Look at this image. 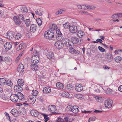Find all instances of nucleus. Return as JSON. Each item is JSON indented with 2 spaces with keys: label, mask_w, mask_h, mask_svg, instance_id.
Returning a JSON list of instances; mask_svg holds the SVG:
<instances>
[{
  "label": "nucleus",
  "mask_w": 122,
  "mask_h": 122,
  "mask_svg": "<svg viewBox=\"0 0 122 122\" xmlns=\"http://www.w3.org/2000/svg\"><path fill=\"white\" fill-rule=\"evenodd\" d=\"M49 111L52 113H55L56 111V107L54 105H50L48 107Z\"/></svg>",
  "instance_id": "20e7f679"
},
{
  "label": "nucleus",
  "mask_w": 122,
  "mask_h": 122,
  "mask_svg": "<svg viewBox=\"0 0 122 122\" xmlns=\"http://www.w3.org/2000/svg\"><path fill=\"white\" fill-rule=\"evenodd\" d=\"M46 56L47 58L49 59L53 58H54L53 54L51 52H48Z\"/></svg>",
  "instance_id": "bb28decb"
},
{
  "label": "nucleus",
  "mask_w": 122,
  "mask_h": 122,
  "mask_svg": "<svg viewBox=\"0 0 122 122\" xmlns=\"http://www.w3.org/2000/svg\"><path fill=\"white\" fill-rule=\"evenodd\" d=\"M18 18L20 20L21 19L22 21H24V16L22 15H19L18 16Z\"/></svg>",
  "instance_id": "09e8293b"
},
{
  "label": "nucleus",
  "mask_w": 122,
  "mask_h": 122,
  "mask_svg": "<svg viewBox=\"0 0 122 122\" xmlns=\"http://www.w3.org/2000/svg\"><path fill=\"white\" fill-rule=\"evenodd\" d=\"M23 44L22 43H21L20 44L19 46L17 48V50L19 51L20 50L22 49V46L23 45Z\"/></svg>",
  "instance_id": "864d4df0"
},
{
  "label": "nucleus",
  "mask_w": 122,
  "mask_h": 122,
  "mask_svg": "<svg viewBox=\"0 0 122 122\" xmlns=\"http://www.w3.org/2000/svg\"><path fill=\"white\" fill-rule=\"evenodd\" d=\"M56 122H70L69 119L67 117H66L64 119H63L60 117H58Z\"/></svg>",
  "instance_id": "dca6fc26"
},
{
  "label": "nucleus",
  "mask_w": 122,
  "mask_h": 122,
  "mask_svg": "<svg viewBox=\"0 0 122 122\" xmlns=\"http://www.w3.org/2000/svg\"><path fill=\"white\" fill-rule=\"evenodd\" d=\"M107 58L109 60H111L113 58V57L111 54H108L107 55Z\"/></svg>",
  "instance_id": "4d7b16f0"
},
{
  "label": "nucleus",
  "mask_w": 122,
  "mask_h": 122,
  "mask_svg": "<svg viewBox=\"0 0 122 122\" xmlns=\"http://www.w3.org/2000/svg\"><path fill=\"white\" fill-rule=\"evenodd\" d=\"M72 106H71L70 105L68 106L67 107H66V109L67 111H71V109L72 108Z\"/></svg>",
  "instance_id": "3c124183"
},
{
  "label": "nucleus",
  "mask_w": 122,
  "mask_h": 122,
  "mask_svg": "<svg viewBox=\"0 0 122 122\" xmlns=\"http://www.w3.org/2000/svg\"><path fill=\"white\" fill-rule=\"evenodd\" d=\"M113 91L112 89L110 88H108L107 90V93L108 94H110L112 93Z\"/></svg>",
  "instance_id": "8fccbe9b"
},
{
  "label": "nucleus",
  "mask_w": 122,
  "mask_h": 122,
  "mask_svg": "<svg viewBox=\"0 0 122 122\" xmlns=\"http://www.w3.org/2000/svg\"><path fill=\"white\" fill-rule=\"evenodd\" d=\"M118 89L119 91L122 92V85L119 86L118 87Z\"/></svg>",
  "instance_id": "774afa93"
},
{
  "label": "nucleus",
  "mask_w": 122,
  "mask_h": 122,
  "mask_svg": "<svg viewBox=\"0 0 122 122\" xmlns=\"http://www.w3.org/2000/svg\"><path fill=\"white\" fill-rule=\"evenodd\" d=\"M31 115L34 117H36L39 115V112L37 110H31L30 112Z\"/></svg>",
  "instance_id": "393cba45"
},
{
  "label": "nucleus",
  "mask_w": 122,
  "mask_h": 122,
  "mask_svg": "<svg viewBox=\"0 0 122 122\" xmlns=\"http://www.w3.org/2000/svg\"><path fill=\"white\" fill-rule=\"evenodd\" d=\"M77 36L80 38H82L85 35L84 32L82 30L78 31L77 33Z\"/></svg>",
  "instance_id": "4be33fe9"
},
{
  "label": "nucleus",
  "mask_w": 122,
  "mask_h": 122,
  "mask_svg": "<svg viewBox=\"0 0 122 122\" xmlns=\"http://www.w3.org/2000/svg\"><path fill=\"white\" fill-rule=\"evenodd\" d=\"M6 81L5 79L3 78L0 79V85L3 86L6 85Z\"/></svg>",
  "instance_id": "cd10ccee"
},
{
  "label": "nucleus",
  "mask_w": 122,
  "mask_h": 122,
  "mask_svg": "<svg viewBox=\"0 0 122 122\" xmlns=\"http://www.w3.org/2000/svg\"><path fill=\"white\" fill-rule=\"evenodd\" d=\"M87 9L94 10L95 9L96 7L94 6L88 5L87 6Z\"/></svg>",
  "instance_id": "de8ad7c7"
},
{
  "label": "nucleus",
  "mask_w": 122,
  "mask_h": 122,
  "mask_svg": "<svg viewBox=\"0 0 122 122\" xmlns=\"http://www.w3.org/2000/svg\"><path fill=\"white\" fill-rule=\"evenodd\" d=\"M71 42H72V45L77 44L78 43L79 41V39L76 36H73L71 38Z\"/></svg>",
  "instance_id": "1a4fd4ad"
},
{
  "label": "nucleus",
  "mask_w": 122,
  "mask_h": 122,
  "mask_svg": "<svg viewBox=\"0 0 122 122\" xmlns=\"http://www.w3.org/2000/svg\"><path fill=\"white\" fill-rule=\"evenodd\" d=\"M14 33L12 31L8 32L6 36V37L9 39H11L14 37Z\"/></svg>",
  "instance_id": "f3484780"
},
{
  "label": "nucleus",
  "mask_w": 122,
  "mask_h": 122,
  "mask_svg": "<svg viewBox=\"0 0 122 122\" xmlns=\"http://www.w3.org/2000/svg\"><path fill=\"white\" fill-rule=\"evenodd\" d=\"M57 28V26L56 24H53L50 27V29L48 30H51L55 32V30Z\"/></svg>",
  "instance_id": "c756f323"
},
{
  "label": "nucleus",
  "mask_w": 122,
  "mask_h": 122,
  "mask_svg": "<svg viewBox=\"0 0 122 122\" xmlns=\"http://www.w3.org/2000/svg\"><path fill=\"white\" fill-rule=\"evenodd\" d=\"M38 92L36 90H34L32 91V94L34 96H36L38 95Z\"/></svg>",
  "instance_id": "37998d69"
},
{
  "label": "nucleus",
  "mask_w": 122,
  "mask_h": 122,
  "mask_svg": "<svg viewBox=\"0 0 122 122\" xmlns=\"http://www.w3.org/2000/svg\"><path fill=\"white\" fill-rule=\"evenodd\" d=\"M71 52H74V53L76 54H78V52L76 51L73 48H72L71 49Z\"/></svg>",
  "instance_id": "bf43d9fd"
},
{
  "label": "nucleus",
  "mask_w": 122,
  "mask_h": 122,
  "mask_svg": "<svg viewBox=\"0 0 122 122\" xmlns=\"http://www.w3.org/2000/svg\"><path fill=\"white\" fill-rule=\"evenodd\" d=\"M70 25L69 23L66 22L63 24V27L65 29H69Z\"/></svg>",
  "instance_id": "473e14b6"
},
{
  "label": "nucleus",
  "mask_w": 122,
  "mask_h": 122,
  "mask_svg": "<svg viewBox=\"0 0 122 122\" xmlns=\"http://www.w3.org/2000/svg\"><path fill=\"white\" fill-rule=\"evenodd\" d=\"M6 85L10 86V87L11 86L13 85V83L10 80H7L6 81Z\"/></svg>",
  "instance_id": "e433bc0d"
},
{
  "label": "nucleus",
  "mask_w": 122,
  "mask_h": 122,
  "mask_svg": "<svg viewBox=\"0 0 122 122\" xmlns=\"http://www.w3.org/2000/svg\"><path fill=\"white\" fill-rule=\"evenodd\" d=\"M98 49L101 52H104L105 51V50L104 49L100 46L98 47Z\"/></svg>",
  "instance_id": "603ef678"
},
{
  "label": "nucleus",
  "mask_w": 122,
  "mask_h": 122,
  "mask_svg": "<svg viewBox=\"0 0 122 122\" xmlns=\"http://www.w3.org/2000/svg\"><path fill=\"white\" fill-rule=\"evenodd\" d=\"M17 83L18 85H20V86H23L24 85L23 81L22 79H20L18 80Z\"/></svg>",
  "instance_id": "c9c22d12"
},
{
  "label": "nucleus",
  "mask_w": 122,
  "mask_h": 122,
  "mask_svg": "<svg viewBox=\"0 0 122 122\" xmlns=\"http://www.w3.org/2000/svg\"><path fill=\"white\" fill-rule=\"evenodd\" d=\"M93 48V49H94L93 50L92 49V51L93 52H95V51H96L97 50V48L96 46H94Z\"/></svg>",
  "instance_id": "338daca9"
},
{
  "label": "nucleus",
  "mask_w": 122,
  "mask_h": 122,
  "mask_svg": "<svg viewBox=\"0 0 122 122\" xmlns=\"http://www.w3.org/2000/svg\"><path fill=\"white\" fill-rule=\"evenodd\" d=\"M17 70L19 73H22L24 70L23 65L22 64H20L18 66Z\"/></svg>",
  "instance_id": "2eb2a0df"
},
{
  "label": "nucleus",
  "mask_w": 122,
  "mask_h": 122,
  "mask_svg": "<svg viewBox=\"0 0 122 122\" xmlns=\"http://www.w3.org/2000/svg\"><path fill=\"white\" fill-rule=\"evenodd\" d=\"M36 56L37 57V59H36L35 57H32V58L33 59V61H32V62L34 64L37 63L39 62V56Z\"/></svg>",
  "instance_id": "c85d7f7f"
},
{
  "label": "nucleus",
  "mask_w": 122,
  "mask_h": 122,
  "mask_svg": "<svg viewBox=\"0 0 122 122\" xmlns=\"http://www.w3.org/2000/svg\"><path fill=\"white\" fill-rule=\"evenodd\" d=\"M63 10L61 9L58 11L56 12V15H58L59 14H61L62 13Z\"/></svg>",
  "instance_id": "13d9d810"
},
{
  "label": "nucleus",
  "mask_w": 122,
  "mask_h": 122,
  "mask_svg": "<svg viewBox=\"0 0 122 122\" xmlns=\"http://www.w3.org/2000/svg\"><path fill=\"white\" fill-rule=\"evenodd\" d=\"M102 98L101 97H97V99H96L97 101L99 102H101L102 100Z\"/></svg>",
  "instance_id": "052dcab7"
},
{
  "label": "nucleus",
  "mask_w": 122,
  "mask_h": 122,
  "mask_svg": "<svg viewBox=\"0 0 122 122\" xmlns=\"http://www.w3.org/2000/svg\"><path fill=\"white\" fill-rule=\"evenodd\" d=\"M54 32L51 30H48L45 31L44 34L45 37L47 39H51L53 38L54 36Z\"/></svg>",
  "instance_id": "f257e3e1"
},
{
  "label": "nucleus",
  "mask_w": 122,
  "mask_h": 122,
  "mask_svg": "<svg viewBox=\"0 0 122 122\" xmlns=\"http://www.w3.org/2000/svg\"><path fill=\"white\" fill-rule=\"evenodd\" d=\"M4 61H6L7 62L10 61H11V59L10 58L8 57H6L3 58Z\"/></svg>",
  "instance_id": "49530a36"
},
{
  "label": "nucleus",
  "mask_w": 122,
  "mask_h": 122,
  "mask_svg": "<svg viewBox=\"0 0 122 122\" xmlns=\"http://www.w3.org/2000/svg\"><path fill=\"white\" fill-rule=\"evenodd\" d=\"M55 31H56V34L58 35H62V34L61 33L60 30L58 29L57 28L56 30H55Z\"/></svg>",
  "instance_id": "c03bdc74"
},
{
  "label": "nucleus",
  "mask_w": 122,
  "mask_h": 122,
  "mask_svg": "<svg viewBox=\"0 0 122 122\" xmlns=\"http://www.w3.org/2000/svg\"><path fill=\"white\" fill-rule=\"evenodd\" d=\"M9 97L7 95L5 94L3 95L2 97V98L3 100H7L8 98Z\"/></svg>",
  "instance_id": "a18cd8bd"
},
{
  "label": "nucleus",
  "mask_w": 122,
  "mask_h": 122,
  "mask_svg": "<svg viewBox=\"0 0 122 122\" xmlns=\"http://www.w3.org/2000/svg\"><path fill=\"white\" fill-rule=\"evenodd\" d=\"M28 99L30 103L31 104H33L35 102L36 97L35 96H33L32 95H31L28 97Z\"/></svg>",
  "instance_id": "39448f33"
},
{
  "label": "nucleus",
  "mask_w": 122,
  "mask_h": 122,
  "mask_svg": "<svg viewBox=\"0 0 122 122\" xmlns=\"http://www.w3.org/2000/svg\"><path fill=\"white\" fill-rule=\"evenodd\" d=\"M18 16H15L13 17L14 20L15 24L17 25H19L22 23V21L18 18Z\"/></svg>",
  "instance_id": "423d86ee"
},
{
  "label": "nucleus",
  "mask_w": 122,
  "mask_h": 122,
  "mask_svg": "<svg viewBox=\"0 0 122 122\" xmlns=\"http://www.w3.org/2000/svg\"><path fill=\"white\" fill-rule=\"evenodd\" d=\"M36 20L37 21L38 25H41L42 24V20L40 18H38L36 19Z\"/></svg>",
  "instance_id": "a19ab883"
},
{
  "label": "nucleus",
  "mask_w": 122,
  "mask_h": 122,
  "mask_svg": "<svg viewBox=\"0 0 122 122\" xmlns=\"http://www.w3.org/2000/svg\"><path fill=\"white\" fill-rule=\"evenodd\" d=\"M56 86L57 88L60 89H62L64 87L63 84L60 82H58L56 84Z\"/></svg>",
  "instance_id": "7c9ffc66"
},
{
  "label": "nucleus",
  "mask_w": 122,
  "mask_h": 122,
  "mask_svg": "<svg viewBox=\"0 0 122 122\" xmlns=\"http://www.w3.org/2000/svg\"><path fill=\"white\" fill-rule=\"evenodd\" d=\"M77 27L76 26L73 25L70 26L69 27V30L71 33H74L77 31Z\"/></svg>",
  "instance_id": "ddd939ff"
},
{
  "label": "nucleus",
  "mask_w": 122,
  "mask_h": 122,
  "mask_svg": "<svg viewBox=\"0 0 122 122\" xmlns=\"http://www.w3.org/2000/svg\"><path fill=\"white\" fill-rule=\"evenodd\" d=\"M12 46V43L11 42H6L4 45L5 47L6 50H9L11 49Z\"/></svg>",
  "instance_id": "f8f14e48"
},
{
  "label": "nucleus",
  "mask_w": 122,
  "mask_h": 122,
  "mask_svg": "<svg viewBox=\"0 0 122 122\" xmlns=\"http://www.w3.org/2000/svg\"><path fill=\"white\" fill-rule=\"evenodd\" d=\"M91 111H86V110H84L82 111L81 112L83 113H90L92 112Z\"/></svg>",
  "instance_id": "680f3d73"
},
{
  "label": "nucleus",
  "mask_w": 122,
  "mask_h": 122,
  "mask_svg": "<svg viewBox=\"0 0 122 122\" xmlns=\"http://www.w3.org/2000/svg\"><path fill=\"white\" fill-rule=\"evenodd\" d=\"M10 98L11 100L13 102H18L17 96V94H12L10 97Z\"/></svg>",
  "instance_id": "6e6552de"
},
{
  "label": "nucleus",
  "mask_w": 122,
  "mask_h": 122,
  "mask_svg": "<svg viewBox=\"0 0 122 122\" xmlns=\"http://www.w3.org/2000/svg\"><path fill=\"white\" fill-rule=\"evenodd\" d=\"M75 89L76 91L78 92H80L82 91L83 89V87L81 85L77 84L75 86Z\"/></svg>",
  "instance_id": "412c9836"
},
{
  "label": "nucleus",
  "mask_w": 122,
  "mask_h": 122,
  "mask_svg": "<svg viewBox=\"0 0 122 122\" xmlns=\"http://www.w3.org/2000/svg\"><path fill=\"white\" fill-rule=\"evenodd\" d=\"M62 96L66 97H69V93L67 92H63L61 94Z\"/></svg>",
  "instance_id": "f704fd0d"
},
{
  "label": "nucleus",
  "mask_w": 122,
  "mask_h": 122,
  "mask_svg": "<svg viewBox=\"0 0 122 122\" xmlns=\"http://www.w3.org/2000/svg\"><path fill=\"white\" fill-rule=\"evenodd\" d=\"M41 114L44 117L45 122H47L49 119L48 117L47 116V115L46 114H44L43 113H41Z\"/></svg>",
  "instance_id": "79ce46f5"
},
{
  "label": "nucleus",
  "mask_w": 122,
  "mask_h": 122,
  "mask_svg": "<svg viewBox=\"0 0 122 122\" xmlns=\"http://www.w3.org/2000/svg\"><path fill=\"white\" fill-rule=\"evenodd\" d=\"M114 60L117 63H119L121 62V61L122 60V58L119 56H118L114 58Z\"/></svg>",
  "instance_id": "2f4dec72"
},
{
  "label": "nucleus",
  "mask_w": 122,
  "mask_h": 122,
  "mask_svg": "<svg viewBox=\"0 0 122 122\" xmlns=\"http://www.w3.org/2000/svg\"><path fill=\"white\" fill-rule=\"evenodd\" d=\"M64 42L66 46L67 47H69L70 46H72V42L68 39H65L64 40Z\"/></svg>",
  "instance_id": "9d476101"
},
{
  "label": "nucleus",
  "mask_w": 122,
  "mask_h": 122,
  "mask_svg": "<svg viewBox=\"0 0 122 122\" xmlns=\"http://www.w3.org/2000/svg\"><path fill=\"white\" fill-rule=\"evenodd\" d=\"M112 18L113 19H114L115 18H117V14H115L113 15L112 16Z\"/></svg>",
  "instance_id": "e2e57ef3"
},
{
  "label": "nucleus",
  "mask_w": 122,
  "mask_h": 122,
  "mask_svg": "<svg viewBox=\"0 0 122 122\" xmlns=\"http://www.w3.org/2000/svg\"><path fill=\"white\" fill-rule=\"evenodd\" d=\"M18 9L19 10L24 13H26L28 11L27 7L25 6H19L18 7Z\"/></svg>",
  "instance_id": "0eeeda50"
},
{
  "label": "nucleus",
  "mask_w": 122,
  "mask_h": 122,
  "mask_svg": "<svg viewBox=\"0 0 122 122\" xmlns=\"http://www.w3.org/2000/svg\"><path fill=\"white\" fill-rule=\"evenodd\" d=\"M72 107L71 111L72 112L75 113H76L79 112V108L78 106H72Z\"/></svg>",
  "instance_id": "a211bd4d"
},
{
  "label": "nucleus",
  "mask_w": 122,
  "mask_h": 122,
  "mask_svg": "<svg viewBox=\"0 0 122 122\" xmlns=\"http://www.w3.org/2000/svg\"><path fill=\"white\" fill-rule=\"evenodd\" d=\"M88 5H82L81 7H82V9L84 10H87V6Z\"/></svg>",
  "instance_id": "5fc2aeb1"
},
{
  "label": "nucleus",
  "mask_w": 122,
  "mask_h": 122,
  "mask_svg": "<svg viewBox=\"0 0 122 122\" xmlns=\"http://www.w3.org/2000/svg\"><path fill=\"white\" fill-rule=\"evenodd\" d=\"M96 117H93L91 118L90 117L89 119V121L90 120L91 121H94L96 119Z\"/></svg>",
  "instance_id": "6e6d98bb"
},
{
  "label": "nucleus",
  "mask_w": 122,
  "mask_h": 122,
  "mask_svg": "<svg viewBox=\"0 0 122 122\" xmlns=\"http://www.w3.org/2000/svg\"><path fill=\"white\" fill-rule=\"evenodd\" d=\"M54 46L57 49L60 50L64 47V43L62 41H57L54 43Z\"/></svg>",
  "instance_id": "f03ea898"
},
{
  "label": "nucleus",
  "mask_w": 122,
  "mask_h": 122,
  "mask_svg": "<svg viewBox=\"0 0 122 122\" xmlns=\"http://www.w3.org/2000/svg\"><path fill=\"white\" fill-rule=\"evenodd\" d=\"M22 36V35L21 34L18 33L15 36V37L16 40H18L20 39Z\"/></svg>",
  "instance_id": "58836bf2"
},
{
  "label": "nucleus",
  "mask_w": 122,
  "mask_h": 122,
  "mask_svg": "<svg viewBox=\"0 0 122 122\" xmlns=\"http://www.w3.org/2000/svg\"><path fill=\"white\" fill-rule=\"evenodd\" d=\"M42 12L41 9H39L36 10L35 11V13L36 15L41 16L42 15Z\"/></svg>",
  "instance_id": "a878e982"
},
{
  "label": "nucleus",
  "mask_w": 122,
  "mask_h": 122,
  "mask_svg": "<svg viewBox=\"0 0 122 122\" xmlns=\"http://www.w3.org/2000/svg\"><path fill=\"white\" fill-rule=\"evenodd\" d=\"M3 58H4L2 56H0V62L4 61Z\"/></svg>",
  "instance_id": "69168bd1"
},
{
  "label": "nucleus",
  "mask_w": 122,
  "mask_h": 122,
  "mask_svg": "<svg viewBox=\"0 0 122 122\" xmlns=\"http://www.w3.org/2000/svg\"><path fill=\"white\" fill-rule=\"evenodd\" d=\"M31 67L33 70L35 71H36L38 68V65L35 64H31Z\"/></svg>",
  "instance_id": "b1692460"
},
{
  "label": "nucleus",
  "mask_w": 122,
  "mask_h": 122,
  "mask_svg": "<svg viewBox=\"0 0 122 122\" xmlns=\"http://www.w3.org/2000/svg\"><path fill=\"white\" fill-rule=\"evenodd\" d=\"M4 14V12L2 10L0 11V17L3 16Z\"/></svg>",
  "instance_id": "0e129e2a"
},
{
  "label": "nucleus",
  "mask_w": 122,
  "mask_h": 122,
  "mask_svg": "<svg viewBox=\"0 0 122 122\" xmlns=\"http://www.w3.org/2000/svg\"><path fill=\"white\" fill-rule=\"evenodd\" d=\"M43 91L44 93H49L51 92V90L50 87H46L43 88Z\"/></svg>",
  "instance_id": "5701e85b"
},
{
  "label": "nucleus",
  "mask_w": 122,
  "mask_h": 122,
  "mask_svg": "<svg viewBox=\"0 0 122 122\" xmlns=\"http://www.w3.org/2000/svg\"><path fill=\"white\" fill-rule=\"evenodd\" d=\"M14 89L15 91L18 92V93H21L23 90L22 88L19 85L15 86L14 87Z\"/></svg>",
  "instance_id": "4468645a"
},
{
  "label": "nucleus",
  "mask_w": 122,
  "mask_h": 122,
  "mask_svg": "<svg viewBox=\"0 0 122 122\" xmlns=\"http://www.w3.org/2000/svg\"><path fill=\"white\" fill-rule=\"evenodd\" d=\"M10 113L15 117H17L19 114V112L15 109H12Z\"/></svg>",
  "instance_id": "6ab92c4d"
},
{
  "label": "nucleus",
  "mask_w": 122,
  "mask_h": 122,
  "mask_svg": "<svg viewBox=\"0 0 122 122\" xmlns=\"http://www.w3.org/2000/svg\"><path fill=\"white\" fill-rule=\"evenodd\" d=\"M25 22L27 26H28L30 24V21L29 19H26L25 20Z\"/></svg>",
  "instance_id": "4c0bfd02"
},
{
  "label": "nucleus",
  "mask_w": 122,
  "mask_h": 122,
  "mask_svg": "<svg viewBox=\"0 0 122 122\" xmlns=\"http://www.w3.org/2000/svg\"><path fill=\"white\" fill-rule=\"evenodd\" d=\"M113 103V101L112 99H108L105 101L104 105L106 107L109 108L112 107Z\"/></svg>",
  "instance_id": "7ed1b4c3"
},
{
  "label": "nucleus",
  "mask_w": 122,
  "mask_h": 122,
  "mask_svg": "<svg viewBox=\"0 0 122 122\" xmlns=\"http://www.w3.org/2000/svg\"><path fill=\"white\" fill-rule=\"evenodd\" d=\"M37 26L35 24H31L30 26V30L31 32L34 33L37 30Z\"/></svg>",
  "instance_id": "9b49d317"
},
{
  "label": "nucleus",
  "mask_w": 122,
  "mask_h": 122,
  "mask_svg": "<svg viewBox=\"0 0 122 122\" xmlns=\"http://www.w3.org/2000/svg\"><path fill=\"white\" fill-rule=\"evenodd\" d=\"M56 39L58 40V41H64V38L62 36V35H58L56 36Z\"/></svg>",
  "instance_id": "72a5a7b5"
},
{
  "label": "nucleus",
  "mask_w": 122,
  "mask_h": 122,
  "mask_svg": "<svg viewBox=\"0 0 122 122\" xmlns=\"http://www.w3.org/2000/svg\"><path fill=\"white\" fill-rule=\"evenodd\" d=\"M66 89L69 91H71L73 89V87L72 85L69 84L67 85L66 87Z\"/></svg>",
  "instance_id": "ea45409f"
},
{
  "label": "nucleus",
  "mask_w": 122,
  "mask_h": 122,
  "mask_svg": "<svg viewBox=\"0 0 122 122\" xmlns=\"http://www.w3.org/2000/svg\"><path fill=\"white\" fill-rule=\"evenodd\" d=\"M17 96L18 102L23 101L24 100V95L21 93H18L17 94Z\"/></svg>",
  "instance_id": "aec40b11"
}]
</instances>
